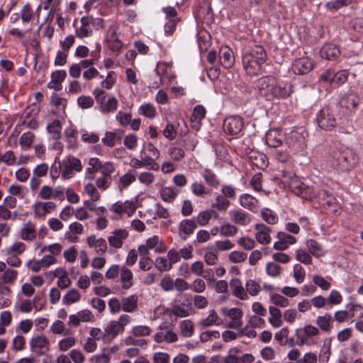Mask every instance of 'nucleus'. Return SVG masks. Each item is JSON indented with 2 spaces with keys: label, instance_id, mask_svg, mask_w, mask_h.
I'll return each instance as SVG.
<instances>
[{
  "label": "nucleus",
  "instance_id": "obj_1",
  "mask_svg": "<svg viewBox=\"0 0 363 363\" xmlns=\"http://www.w3.org/2000/svg\"><path fill=\"white\" fill-rule=\"evenodd\" d=\"M257 87L260 94L268 99H286L292 92L290 84L279 82L272 76H266L257 80Z\"/></svg>",
  "mask_w": 363,
  "mask_h": 363
},
{
  "label": "nucleus",
  "instance_id": "obj_2",
  "mask_svg": "<svg viewBox=\"0 0 363 363\" xmlns=\"http://www.w3.org/2000/svg\"><path fill=\"white\" fill-rule=\"evenodd\" d=\"M267 60V54L261 45H254L246 51L242 57V65L246 73L250 76L260 74Z\"/></svg>",
  "mask_w": 363,
  "mask_h": 363
},
{
  "label": "nucleus",
  "instance_id": "obj_3",
  "mask_svg": "<svg viewBox=\"0 0 363 363\" xmlns=\"http://www.w3.org/2000/svg\"><path fill=\"white\" fill-rule=\"evenodd\" d=\"M130 316L122 314L117 320L111 321L105 328L106 342H111L119 334L123 333L125 327L130 323Z\"/></svg>",
  "mask_w": 363,
  "mask_h": 363
},
{
  "label": "nucleus",
  "instance_id": "obj_4",
  "mask_svg": "<svg viewBox=\"0 0 363 363\" xmlns=\"http://www.w3.org/2000/svg\"><path fill=\"white\" fill-rule=\"evenodd\" d=\"M99 172L101 177H98L96 180V185L99 189L105 191L108 189L112 183V174L116 170L115 164L109 161L103 162L99 160Z\"/></svg>",
  "mask_w": 363,
  "mask_h": 363
},
{
  "label": "nucleus",
  "instance_id": "obj_5",
  "mask_svg": "<svg viewBox=\"0 0 363 363\" xmlns=\"http://www.w3.org/2000/svg\"><path fill=\"white\" fill-rule=\"evenodd\" d=\"M331 164L334 168L341 171H348L353 168L354 161L351 152L347 150H335L331 156Z\"/></svg>",
  "mask_w": 363,
  "mask_h": 363
},
{
  "label": "nucleus",
  "instance_id": "obj_6",
  "mask_svg": "<svg viewBox=\"0 0 363 363\" xmlns=\"http://www.w3.org/2000/svg\"><path fill=\"white\" fill-rule=\"evenodd\" d=\"M136 206L133 201L126 200L124 202L118 201L114 203L110 208L109 211L113 213L111 218L113 220H119L122 218L123 213L127 214L128 217H131L135 212Z\"/></svg>",
  "mask_w": 363,
  "mask_h": 363
},
{
  "label": "nucleus",
  "instance_id": "obj_7",
  "mask_svg": "<svg viewBox=\"0 0 363 363\" xmlns=\"http://www.w3.org/2000/svg\"><path fill=\"white\" fill-rule=\"evenodd\" d=\"M318 127L325 130H331L337 125L334 111L328 107H324L319 111L316 116Z\"/></svg>",
  "mask_w": 363,
  "mask_h": 363
},
{
  "label": "nucleus",
  "instance_id": "obj_8",
  "mask_svg": "<svg viewBox=\"0 0 363 363\" xmlns=\"http://www.w3.org/2000/svg\"><path fill=\"white\" fill-rule=\"evenodd\" d=\"M96 102L100 105V110L104 113L113 112L117 109L118 101L115 97L108 98L106 101V94L103 90L96 89L94 91Z\"/></svg>",
  "mask_w": 363,
  "mask_h": 363
},
{
  "label": "nucleus",
  "instance_id": "obj_9",
  "mask_svg": "<svg viewBox=\"0 0 363 363\" xmlns=\"http://www.w3.org/2000/svg\"><path fill=\"white\" fill-rule=\"evenodd\" d=\"M30 351L38 356L45 354L50 348V342L43 335L33 337L29 342Z\"/></svg>",
  "mask_w": 363,
  "mask_h": 363
},
{
  "label": "nucleus",
  "instance_id": "obj_10",
  "mask_svg": "<svg viewBox=\"0 0 363 363\" xmlns=\"http://www.w3.org/2000/svg\"><path fill=\"white\" fill-rule=\"evenodd\" d=\"M244 125L243 118L238 116H230L223 121V130L229 135H237L242 130Z\"/></svg>",
  "mask_w": 363,
  "mask_h": 363
},
{
  "label": "nucleus",
  "instance_id": "obj_11",
  "mask_svg": "<svg viewBox=\"0 0 363 363\" xmlns=\"http://www.w3.org/2000/svg\"><path fill=\"white\" fill-rule=\"evenodd\" d=\"M140 156L144 157L145 160H148L150 163V169L157 170L159 169V164L155 162V160L159 158L160 152L151 143H145L143 148L140 152Z\"/></svg>",
  "mask_w": 363,
  "mask_h": 363
},
{
  "label": "nucleus",
  "instance_id": "obj_12",
  "mask_svg": "<svg viewBox=\"0 0 363 363\" xmlns=\"http://www.w3.org/2000/svg\"><path fill=\"white\" fill-rule=\"evenodd\" d=\"M314 67L313 60L308 57H302L296 59L291 65L292 71L295 74H306Z\"/></svg>",
  "mask_w": 363,
  "mask_h": 363
},
{
  "label": "nucleus",
  "instance_id": "obj_13",
  "mask_svg": "<svg viewBox=\"0 0 363 363\" xmlns=\"http://www.w3.org/2000/svg\"><path fill=\"white\" fill-rule=\"evenodd\" d=\"M339 104L347 113H353L359 104V97L356 93L350 92L344 95Z\"/></svg>",
  "mask_w": 363,
  "mask_h": 363
},
{
  "label": "nucleus",
  "instance_id": "obj_14",
  "mask_svg": "<svg viewBox=\"0 0 363 363\" xmlns=\"http://www.w3.org/2000/svg\"><path fill=\"white\" fill-rule=\"evenodd\" d=\"M128 231L125 229L120 228L113 231L108 238L109 245L116 249L123 246V241L128 238Z\"/></svg>",
  "mask_w": 363,
  "mask_h": 363
},
{
  "label": "nucleus",
  "instance_id": "obj_15",
  "mask_svg": "<svg viewBox=\"0 0 363 363\" xmlns=\"http://www.w3.org/2000/svg\"><path fill=\"white\" fill-rule=\"evenodd\" d=\"M277 238L278 240L274 242V249L279 251L286 250L289 245L296 242L295 237L284 232H279L277 235Z\"/></svg>",
  "mask_w": 363,
  "mask_h": 363
},
{
  "label": "nucleus",
  "instance_id": "obj_16",
  "mask_svg": "<svg viewBox=\"0 0 363 363\" xmlns=\"http://www.w3.org/2000/svg\"><path fill=\"white\" fill-rule=\"evenodd\" d=\"M229 215L233 223L242 226L247 225L252 221L251 216L241 209L232 210L229 212Z\"/></svg>",
  "mask_w": 363,
  "mask_h": 363
},
{
  "label": "nucleus",
  "instance_id": "obj_17",
  "mask_svg": "<svg viewBox=\"0 0 363 363\" xmlns=\"http://www.w3.org/2000/svg\"><path fill=\"white\" fill-rule=\"evenodd\" d=\"M197 225L194 218L184 219L181 221L179 225V235L183 240H186L187 237L191 235Z\"/></svg>",
  "mask_w": 363,
  "mask_h": 363
},
{
  "label": "nucleus",
  "instance_id": "obj_18",
  "mask_svg": "<svg viewBox=\"0 0 363 363\" xmlns=\"http://www.w3.org/2000/svg\"><path fill=\"white\" fill-rule=\"evenodd\" d=\"M86 242L88 246L90 248H94L96 253L99 255L104 254L108 247L106 240L104 238H97L94 235L89 236Z\"/></svg>",
  "mask_w": 363,
  "mask_h": 363
},
{
  "label": "nucleus",
  "instance_id": "obj_19",
  "mask_svg": "<svg viewBox=\"0 0 363 363\" xmlns=\"http://www.w3.org/2000/svg\"><path fill=\"white\" fill-rule=\"evenodd\" d=\"M60 173L65 179L68 178V162L65 160L60 161L56 158L50 168V175L52 179H56Z\"/></svg>",
  "mask_w": 363,
  "mask_h": 363
},
{
  "label": "nucleus",
  "instance_id": "obj_20",
  "mask_svg": "<svg viewBox=\"0 0 363 363\" xmlns=\"http://www.w3.org/2000/svg\"><path fill=\"white\" fill-rule=\"evenodd\" d=\"M226 315L230 318L227 327L233 329L240 328L242 325V311L238 308H232L227 311Z\"/></svg>",
  "mask_w": 363,
  "mask_h": 363
},
{
  "label": "nucleus",
  "instance_id": "obj_21",
  "mask_svg": "<svg viewBox=\"0 0 363 363\" xmlns=\"http://www.w3.org/2000/svg\"><path fill=\"white\" fill-rule=\"evenodd\" d=\"M67 72L65 70H56L51 74V80L47 86L49 89L60 91L62 89V82L66 79Z\"/></svg>",
  "mask_w": 363,
  "mask_h": 363
},
{
  "label": "nucleus",
  "instance_id": "obj_22",
  "mask_svg": "<svg viewBox=\"0 0 363 363\" xmlns=\"http://www.w3.org/2000/svg\"><path fill=\"white\" fill-rule=\"evenodd\" d=\"M219 59L220 64L226 69L232 67L235 63L233 52L231 49L227 46L220 48Z\"/></svg>",
  "mask_w": 363,
  "mask_h": 363
},
{
  "label": "nucleus",
  "instance_id": "obj_23",
  "mask_svg": "<svg viewBox=\"0 0 363 363\" xmlns=\"http://www.w3.org/2000/svg\"><path fill=\"white\" fill-rule=\"evenodd\" d=\"M230 287L233 294L240 300L248 299V295L244 288L242 281L238 279L234 278L230 281Z\"/></svg>",
  "mask_w": 363,
  "mask_h": 363
},
{
  "label": "nucleus",
  "instance_id": "obj_24",
  "mask_svg": "<svg viewBox=\"0 0 363 363\" xmlns=\"http://www.w3.org/2000/svg\"><path fill=\"white\" fill-rule=\"evenodd\" d=\"M257 233L255 238L258 242L262 245L269 244L271 241L270 232L271 229L264 224H257L255 225Z\"/></svg>",
  "mask_w": 363,
  "mask_h": 363
},
{
  "label": "nucleus",
  "instance_id": "obj_25",
  "mask_svg": "<svg viewBox=\"0 0 363 363\" xmlns=\"http://www.w3.org/2000/svg\"><path fill=\"white\" fill-rule=\"evenodd\" d=\"M94 318V314L89 310L84 309L79 311L77 314L69 315V323L77 326L81 322H89Z\"/></svg>",
  "mask_w": 363,
  "mask_h": 363
},
{
  "label": "nucleus",
  "instance_id": "obj_26",
  "mask_svg": "<svg viewBox=\"0 0 363 363\" xmlns=\"http://www.w3.org/2000/svg\"><path fill=\"white\" fill-rule=\"evenodd\" d=\"M340 54L339 48L333 44H325L320 50V57L329 60L337 59Z\"/></svg>",
  "mask_w": 363,
  "mask_h": 363
},
{
  "label": "nucleus",
  "instance_id": "obj_27",
  "mask_svg": "<svg viewBox=\"0 0 363 363\" xmlns=\"http://www.w3.org/2000/svg\"><path fill=\"white\" fill-rule=\"evenodd\" d=\"M120 281L123 289H129L133 286V274L125 266L121 268Z\"/></svg>",
  "mask_w": 363,
  "mask_h": 363
},
{
  "label": "nucleus",
  "instance_id": "obj_28",
  "mask_svg": "<svg viewBox=\"0 0 363 363\" xmlns=\"http://www.w3.org/2000/svg\"><path fill=\"white\" fill-rule=\"evenodd\" d=\"M56 207L54 202H37L34 205V213L36 216L43 217L47 213H50Z\"/></svg>",
  "mask_w": 363,
  "mask_h": 363
},
{
  "label": "nucleus",
  "instance_id": "obj_29",
  "mask_svg": "<svg viewBox=\"0 0 363 363\" xmlns=\"http://www.w3.org/2000/svg\"><path fill=\"white\" fill-rule=\"evenodd\" d=\"M138 297L130 295L121 299L122 311L126 313H133L138 309Z\"/></svg>",
  "mask_w": 363,
  "mask_h": 363
},
{
  "label": "nucleus",
  "instance_id": "obj_30",
  "mask_svg": "<svg viewBox=\"0 0 363 363\" xmlns=\"http://www.w3.org/2000/svg\"><path fill=\"white\" fill-rule=\"evenodd\" d=\"M156 73L160 77V83L162 84L165 78L171 80L174 77L172 74V67L166 62H159L156 67Z\"/></svg>",
  "mask_w": 363,
  "mask_h": 363
},
{
  "label": "nucleus",
  "instance_id": "obj_31",
  "mask_svg": "<svg viewBox=\"0 0 363 363\" xmlns=\"http://www.w3.org/2000/svg\"><path fill=\"white\" fill-rule=\"evenodd\" d=\"M282 135L275 130H270L265 135L266 143L271 147H278L282 144Z\"/></svg>",
  "mask_w": 363,
  "mask_h": 363
},
{
  "label": "nucleus",
  "instance_id": "obj_32",
  "mask_svg": "<svg viewBox=\"0 0 363 363\" xmlns=\"http://www.w3.org/2000/svg\"><path fill=\"white\" fill-rule=\"evenodd\" d=\"M37 237V232L35 225L28 221L24 224L21 230V238L26 241H32Z\"/></svg>",
  "mask_w": 363,
  "mask_h": 363
},
{
  "label": "nucleus",
  "instance_id": "obj_33",
  "mask_svg": "<svg viewBox=\"0 0 363 363\" xmlns=\"http://www.w3.org/2000/svg\"><path fill=\"white\" fill-rule=\"evenodd\" d=\"M74 26L76 28V34L79 38L86 37L91 32L87 18H82L79 23L77 22L74 23Z\"/></svg>",
  "mask_w": 363,
  "mask_h": 363
},
{
  "label": "nucleus",
  "instance_id": "obj_34",
  "mask_svg": "<svg viewBox=\"0 0 363 363\" xmlns=\"http://www.w3.org/2000/svg\"><path fill=\"white\" fill-rule=\"evenodd\" d=\"M60 44L63 50H58L57 52L54 62L56 66H62L67 63V55L65 51L68 50V37H66L65 40L60 41Z\"/></svg>",
  "mask_w": 363,
  "mask_h": 363
},
{
  "label": "nucleus",
  "instance_id": "obj_35",
  "mask_svg": "<svg viewBox=\"0 0 363 363\" xmlns=\"http://www.w3.org/2000/svg\"><path fill=\"white\" fill-rule=\"evenodd\" d=\"M240 205L250 211H254L258 206V200L250 194H242L239 198Z\"/></svg>",
  "mask_w": 363,
  "mask_h": 363
},
{
  "label": "nucleus",
  "instance_id": "obj_36",
  "mask_svg": "<svg viewBox=\"0 0 363 363\" xmlns=\"http://www.w3.org/2000/svg\"><path fill=\"white\" fill-rule=\"evenodd\" d=\"M269 322L274 328H279L281 326L283 321L281 320V311L274 307L270 306L269 308Z\"/></svg>",
  "mask_w": 363,
  "mask_h": 363
},
{
  "label": "nucleus",
  "instance_id": "obj_37",
  "mask_svg": "<svg viewBox=\"0 0 363 363\" xmlns=\"http://www.w3.org/2000/svg\"><path fill=\"white\" fill-rule=\"evenodd\" d=\"M230 201L222 194H217L211 207L219 211H225L230 206Z\"/></svg>",
  "mask_w": 363,
  "mask_h": 363
},
{
  "label": "nucleus",
  "instance_id": "obj_38",
  "mask_svg": "<svg viewBox=\"0 0 363 363\" xmlns=\"http://www.w3.org/2000/svg\"><path fill=\"white\" fill-rule=\"evenodd\" d=\"M161 199L166 202H172L177 194L179 191L174 187H162L160 191Z\"/></svg>",
  "mask_w": 363,
  "mask_h": 363
},
{
  "label": "nucleus",
  "instance_id": "obj_39",
  "mask_svg": "<svg viewBox=\"0 0 363 363\" xmlns=\"http://www.w3.org/2000/svg\"><path fill=\"white\" fill-rule=\"evenodd\" d=\"M135 173L136 172L135 170H129L128 172L121 177L118 183V189L121 191L127 188L133 182H135Z\"/></svg>",
  "mask_w": 363,
  "mask_h": 363
},
{
  "label": "nucleus",
  "instance_id": "obj_40",
  "mask_svg": "<svg viewBox=\"0 0 363 363\" xmlns=\"http://www.w3.org/2000/svg\"><path fill=\"white\" fill-rule=\"evenodd\" d=\"M99 159L97 157H92L89 159V167L86 168V177L90 180H92L95 177V173L99 172Z\"/></svg>",
  "mask_w": 363,
  "mask_h": 363
},
{
  "label": "nucleus",
  "instance_id": "obj_41",
  "mask_svg": "<svg viewBox=\"0 0 363 363\" xmlns=\"http://www.w3.org/2000/svg\"><path fill=\"white\" fill-rule=\"evenodd\" d=\"M222 323L221 318L218 316L214 310H211L206 318L201 323L203 327H210L211 325H220Z\"/></svg>",
  "mask_w": 363,
  "mask_h": 363
},
{
  "label": "nucleus",
  "instance_id": "obj_42",
  "mask_svg": "<svg viewBox=\"0 0 363 363\" xmlns=\"http://www.w3.org/2000/svg\"><path fill=\"white\" fill-rule=\"evenodd\" d=\"M309 252L315 257H320L324 255L322 245L315 240L310 239L306 242Z\"/></svg>",
  "mask_w": 363,
  "mask_h": 363
},
{
  "label": "nucleus",
  "instance_id": "obj_43",
  "mask_svg": "<svg viewBox=\"0 0 363 363\" xmlns=\"http://www.w3.org/2000/svg\"><path fill=\"white\" fill-rule=\"evenodd\" d=\"M203 177L206 183L213 188L220 185V180L217 176L210 169H206L203 172Z\"/></svg>",
  "mask_w": 363,
  "mask_h": 363
},
{
  "label": "nucleus",
  "instance_id": "obj_44",
  "mask_svg": "<svg viewBox=\"0 0 363 363\" xmlns=\"http://www.w3.org/2000/svg\"><path fill=\"white\" fill-rule=\"evenodd\" d=\"M62 123L59 120H55L47 126L48 132L52 134L54 140H58L61 137Z\"/></svg>",
  "mask_w": 363,
  "mask_h": 363
},
{
  "label": "nucleus",
  "instance_id": "obj_45",
  "mask_svg": "<svg viewBox=\"0 0 363 363\" xmlns=\"http://www.w3.org/2000/svg\"><path fill=\"white\" fill-rule=\"evenodd\" d=\"M296 195L306 200H311L315 198L316 195L318 196L312 187L308 186L304 184L301 186L298 192L296 193Z\"/></svg>",
  "mask_w": 363,
  "mask_h": 363
},
{
  "label": "nucleus",
  "instance_id": "obj_46",
  "mask_svg": "<svg viewBox=\"0 0 363 363\" xmlns=\"http://www.w3.org/2000/svg\"><path fill=\"white\" fill-rule=\"evenodd\" d=\"M55 276L58 277L57 286L61 289H65L68 286V273L61 268L55 271Z\"/></svg>",
  "mask_w": 363,
  "mask_h": 363
},
{
  "label": "nucleus",
  "instance_id": "obj_47",
  "mask_svg": "<svg viewBox=\"0 0 363 363\" xmlns=\"http://www.w3.org/2000/svg\"><path fill=\"white\" fill-rule=\"evenodd\" d=\"M261 290L259 284L253 279H249L245 284V291L248 294L252 296H257Z\"/></svg>",
  "mask_w": 363,
  "mask_h": 363
},
{
  "label": "nucleus",
  "instance_id": "obj_48",
  "mask_svg": "<svg viewBox=\"0 0 363 363\" xmlns=\"http://www.w3.org/2000/svg\"><path fill=\"white\" fill-rule=\"evenodd\" d=\"M151 332V328L147 325H135L131 329L132 335L137 337L148 336L150 335Z\"/></svg>",
  "mask_w": 363,
  "mask_h": 363
},
{
  "label": "nucleus",
  "instance_id": "obj_49",
  "mask_svg": "<svg viewBox=\"0 0 363 363\" xmlns=\"http://www.w3.org/2000/svg\"><path fill=\"white\" fill-rule=\"evenodd\" d=\"M346 308L350 313V318L358 317L359 318L363 317V308L354 303H349L346 306Z\"/></svg>",
  "mask_w": 363,
  "mask_h": 363
},
{
  "label": "nucleus",
  "instance_id": "obj_50",
  "mask_svg": "<svg viewBox=\"0 0 363 363\" xmlns=\"http://www.w3.org/2000/svg\"><path fill=\"white\" fill-rule=\"evenodd\" d=\"M181 333L184 337H191L194 332V324L190 320H184L180 323Z\"/></svg>",
  "mask_w": 363,
  "mask_h": 363
},
{
  "label": "nucleus",
  "instance_id": "obj_51",
  "mask_svg": "<svg viewBox=\"0 0 363 363\" xmlns=\"http://www.w3.org/2000/svg\"><path fill=\"white\" fill-rule=\"evenodd\" d=\"M206 115V109L201 105H197L194 107L193 113L191 116V122L200 123L204 118Z\"/></svg>",
  "mask_w": 363,
  "mask_h": 363
},
{
  "label": "nucleus",
  "instance_id": "obj_52",
  "mask_svg": "<svg viewBox=\"0 0 363 363\" xmlns=\"http://www.w3.org/2000/svg\"><path fill=\"white\" fill-rule=\"evenodd\" d=\"M191 189L193 194L202 198L208 195L209 193L208 190L205 187L203 184L198 182H194L191 185Z\"/></svg>",
  "mask_w": 363,
  "mask_h": 363
},
{
  "label": "nucleus",
  "instance_id": "obj_53",
  "mask_svg": "<svg viewBox=\"0 0 363 363\" xmlns=\"http://www.w3.org/2000/svg\"><path fill=\"white\" fill-rule=\"evenodd\" d=\"M289 186L292 192L296 194V192H298V190H300L303 183L301 182L294 173H289Z\"/></svg>",
  "mask_w": 363,
  "mask_h": 363
},
{
  "label": "nucleus",
  "instance_id": "obj_54",
  "mask_svg": "<svg viewBox=\"0 0 363 363\" xmlns=\"http://www.w3.org/2000/svg\"><path fill=\"white\" fill-rule=\"evenodd\" d=\"M139 112L140 114L149 118H154L157 113L155 108L151 104H145L140 106Z\"/></svg>",
  "mask_w": 363,
  "mask_h": 363
},
{
  "label": "nucleus",
  "instance_id": "obj_55",
  "mask_svg": "<svg viewBox=\"0 0 363 363\" xmlns=\"http://www.w3.org/2000/svg\"><path fill=\"white\" fill-rule=\"evenodd\" d=\"M281 267L274 262H270L266 264V272L270 277H277L281 274Z\"/></svg>",
  "mask_w": 363,
  "mask_h": 363
},
{
  "label": "nucleus",
  "instance_id": "obj_56",
  "mask_svg": "<svg viewBox=\"0 0 363 363\" xmlns=\"http://www.w3.org/2000/svg\"><path fill=\"white\" fill-rule=\"evenodd\" d=\"M331 319L330 314H325L323 316H318L316 323L323 330L328 331L330 328Z\"/></svg>",
  "mask_w": 363,
  "mask_h": 363
},
{
  "label": "nucleus",
  "instance_id": "obj_57",
  "mask_svg": "<svg viewBox=\"0 0 363 363\" xmlns=\"http://www.w3.org/2000/svg\"><path fill=\"white\" fill-rule=\"evenodd\" d=\"M108 45L109 48L114 52H119L122 48V43L116 37V33H113L108 40Z\"/></svg>",
  "mask_w": 363,
  "mask_h": 363
},
{
  "label": "nucleus",
  "instance_id": "obj_58",
  "mask_svg": "<svg viewBox=\"0 0 363 363\" xmlns=\"http://www.w3.org/2000/svg\"><path fill=\"white\" fill-rule=\"evenodd\" d=\"M352 3V0H335L326 4L325 6L330 10H338L342 7L347 6Z\"/></svg>",
  "mask_w": 363,
  "mask_h": 363
},
{
  "label": "nucleus",
  "instance_id": "obj_59",
  "mask_svg": "<svg viewBox=\"0 0 363 363\" xmlns=\"http://www.w3.org/2000/svg\"><path fill=\"white\" fill-rule=\"evenodd\" d=\"M34 138V135L30 132H26L22 134L20 138V145H21L22 148L28 149L30 147Z\"/></svg>",
  "mask_w": 363,
  "mask_h": 363
},
{
  "label": "nucleus",
  "instance_id": "obj_60",
  "mask_svg": "<svg viewBox=\"0 0 363 363\" xmlns=\"http://www.w3.org/2000/svg\"><path fill=\"white\" fill-rule=\"evenodd\" d=\"M33 16V12L30 4H26L21 11V18L23 23H28Z\"/></svg>",
  "mask_w": 363,
  "mask_h": 363
},
{
  "label": "nucleus",
  "instance_id": "obj_61",
  "mask_svg": "<svg viewBox=\"0 0 363 363\" xmlns=\"http://www.w3.org/2000/svg\"><path fill=\"white\" fill-rule=\"evenodd\" d=\"M96 186V185L92 183H89L84 186L85 192L90 196L92 201H96L100 199V194Z\"/></svg>",
  "mask_w": 363,
  "mask_h": 363
},
{
  "label": "nucleus",
  "instance_id": "obj_62",
  "mask_svg": "<svg viewBox=\"0 0 363 363\" xmlns=\"http://www.w3.org/2000/svg\"><path fill=\"white\" fill-rule=\"evenodd\" d=\"M205 281L201 278L195 279L190 285V289L197 294L203 293L206 290Z\"/></svg>",
  "mask_w": 363,
  "mask_h": 363
},
{
  "label": "nucleus",
  "instance_id": "obj_63",
  "mask_svg": "<svg viewBox=\"0 0 363 363\" xmlns=\"http://www.w3.org/2000/svg\"><path fill=\"white\" fill-rule=\"evenodd\" d=\"M220 233L221 235L233 237L237 234L238 228L235 225L225 223L220 227Z\"/></svg>",
  "mask_w": 363,
  "mask_h": 363
},
{
  "label": "nucleus",
  "instance_id": "obj_64",
  "mask_svg": "<svg viewBox=\"0 0 363 363\" xmlns=\"http://www.w3.org/2000/svg\"><path fill=\"white\" fill-rule=\"evenodd\" d=\"M193 218H194L196 225H199L200 226H204L207 225L209 220H211L208 210L199 212L197 216L194 217Z\"/></svg>",
  "mask_w": 363,
  "mask_h": 363
}]
</instances>
